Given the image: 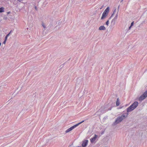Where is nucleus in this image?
Instances as JSON below:
<instances>
[{
	"instance_id": "nucleus-1",
	"label": "nucleus",
	"mask_w": 147,
	"mask_h": 147,
	"mask_svg": "<svg viewBox=\"0 0 147 147\" xmlns=\"http://www.w3.org/2000/svg\"><path fill=\"white\" fill-rule=\"evenodd\" d=\"M128 115V114L127 113V115H122L121 116L118 117L114 123V124L116 125L121 122L123 119L127 117Z\"/></svg>"
},
{
	"instance_id": "nucleus-2",
	"label": "nucleus",
	"mask_w": 147,
	"mask_h": 147,
	"mask_svg": "<svg viewBox=\"0 0 147 147\" xmlns=\"http://www.w3.org/2000/svg\"><path fill=\"white\" fill-rule=\"evenodd\" d=\"M138 103L137 101L135 102L127 109V112H129L134 109L138 106Z\"/></svg>"
},
{
	"instance_id": "nucleus-3",
	"label": "nucleus",
	"mask_w": 147,
	"mask_h": 147,
	"mask_svg": "<svg viewBox=\"0 0 147 147\" xmlns=\"http://www.w3.org/2000/svg\"><path fill=\"white\" fill-rule=\"evenodd\" d=\"M82 80L80 78H78L76 80L75 89H78L80 88Z\"/></svg>"
},
{
	"instance_id": "nucleus-4",
	"label": "nucleus",
	"mask_w": 147,
	"mask_h": 147,
	"mask_svg": "<svg viewBox=\"0 0 147 147\" xmlns=\"http://www.w3.org/2000/svg\"><path fill=\"white\" fill-rule=\"evenodd\" d=\"M147 97V90L144 92L139 98L138 100L142 101Z\"/></svg>"
},
{
	"instance_id": "nucleus-5",
	"label": "nucleus",
	"mask_w": 147,
	"mask_h": 147,
	"mask_svg": "<svg viewBox=\"0 0 147 147\" xmlns=\"http://www.w3.org/2000/svg\"><path fill=\"white\" fill-rule=\"evenodd\" d=\"M98 136L96 134H94V136L90 139V141L91 143H93L95 142Z\"/></svg>"
},
{
	"instance_id": "nucleus-6",
	"label": "nucleus",
	"mask_w": 147,
	"mask_h": 147,
	"mask_svg": "<svg viewBox=\"0 0 147 147\" xmlns=\"http://www.w3.org/2000/svg\"><path fill=\"white\" fill-rule=\"evenodd\" d=\"M88 140H84L82 142V147H86L88 144Z\"/></svg>"
},
{
	"instance_id": "nucleus-7",
	"label": "nucleus",
	"mask_w": 147,
	"mask_h": 147,
	"mask_svg": "<svg viewBox=\"0 0 147 147\" xmlns=\"http://www.w3.org/2000/svg\"><path fill=\"white\" fill-rule=\"evenodd\" d=\"M85 89L82 90L79 94L78 97L80 98L83 96L85 94Z\"/></svg>"
},
{
	"instance_id": "nucleus-8",
	"label": "nucleus",
	"mask_w": 147,
	"mask_h": 147,
	"mask_svg": "<svg viewBox=\"0 0 147 147\" xmlns=\"http://www.w3.org/2000/svg\"><path fill=\"white\" fill-rule=\"evenodd\" d=\"M74 129V126H72L65 131L66 133L69 132Z\"/></svg>"
},
{
	"instance_id": "nucleus-9",
	"label": "nucleus",
	"mask_w": 147,
	"mask_h": 147,
	"mask_svg": "<svg viewBox=\"0 0 147 147\" xmlns=\"http://www.w3.org/2000/svg\"><path fill=\"white\" fill-rule=\"evenodd\" d=\"M109 7H108L103 12V13L108 15V13L109 12Z\"/></svg>"
},
{
	"instance_id": "nucleus-10",
	"label": "nucleus",
	"mask_w": 147,
	"mask_h": 147,
	"mask_svg": "<svg viewBox=\"0 0 147 147\" xmlns=\"http://www.w3.org/2000/svg\"><path fill=\"white\" fill-rule=\"evenodd\" d=\"M108 15L106 14H105L103 13L102 16V17L101 18V20H103Z\"/></svg>"
},
{
	"instance_id": "nucleus-11",
	"label": "nucleus",
	"mask_w": 147,
	"mask_h": 147,
	"mask_svg": "<svg viewBox=\"0 0 147 147\" xmlns=\"http://www.w3.org/2000/svg\"><path fill=\"white\" fill-rule=\"evenodd\" d=\"M106 28L103 26H100L98 28V30H106Z\"/></svg>"
},
{
	"instance_id": "nucleus-12",
	"label": "nucleus",
	"mask_w": 147,
	"mask_h": 147,
	"mask_svg": "<svg viewBox=\"0 0 147 147\" xmlns=\"http://www.w3.org/2000/svg\"><path fill=\"white\" fill-rule=\"evenodd\" d=\"M120 102L119 100V99L118 98H117V101L116 102V105L117 106H118L119 105Z\"/></svg>"
},
{
	"instance_id": "nucleus-13",
	"label": "nucleus",
	"mask_w": 147,
	"mask_h": 147,
	"mask_svg": "<svg viewBox=\"0 0 147 147\" xmlns=\"http://www.w3.org/2000/svg\"><path fill=\"white\" fill-rule=\"evenodd\" d=\"M116 9H115L114 10L113 12V13L112 15V16H111L109 18V19H110L112 17L114 14H115L116 13Z\"/></svg>"
},
{
	"instance_id": "nucleus-14",
	"label": "nucleus",
	"mask_w": 147,
	"mask_h": 147,
	"mask_svg": "<svg viewBox=\"0 0 147 147\" xmlns=\"http://www.w3.org/2000/svg\"><path fill=\"white\" fill-rule=\"evenodd\" d=\"M84 121H83L78 123V124H76L75 125H74V128L76 127H77V126H78L80 124H81V123H83V122H84Z\"/></svg>"
},
{
	"instance_id": "nucleus-15",
	"label": "nucleus",
	"mask_w": 147,
	"mask_h": 147,
	"mask_svg": "<svg viewBox=\"0 0 147 147\" xmlns=\"http://www.w3.org/2000/svg\"><path fill=\"white\" fill-rule=\"evenodd\" d=\"M118 12H117V13H116L115 16V17L113 19L114 20H117V18H118Z\"/></svg>"
},
{
	"instance_id": "nucleus-16",
	"label": "nucleus",
	"mask_w": 147,
	"mask_h": 147,
	"mask_svg": "<svg viewBox=\"0 0 147 147\" xmlns=\"http://www.w3.org/2000/svg\"><path fill=\"white\" fill-rule=\"evenodd\" d=\"M4 8L3 7L0 8V12L1 13L4 12Z\"/></svg>"
},
{
	"instance_id": "nucleus-17",
	"label": "nucleus",
	"mask_w": 147,
	"mask_h": 147,
	"mask_svg": "<svg viewBox=\"0 0 147 147\" xmlns=\"http://www.w3.org/2000/svg\"><path fill=\"white\" fill-rule=\"evenodd\" d=\"M116 21V20L113 19L112 20L111 23L112 24H113V25H114L115 24Z\"/></svg>"
},
{
	"instance_id": "nucleus-18",
	"label": "nucleus",
	"mask_w": 147,
	"mask_h": 147,
	"mask_svg": "<svg viewBox=\"0 0 147 147\" xmlns=\"http://www.w3.org/2000/svg\"><path fill=\"white\" fill-rule=\"evenodd\" d=\"M110 19H108L107 21L106 22V24L108 26H109V20H110Z\"/></svg>"
},
{
	"instance_id": "nucleus-19",
	"label": "nucleus",
	"mask_w": 147,
	"mask_h": 147,
	"mask_svg": "<svg viewBox=\"0 0 147 147\" xmlns=\"http://www.w3.org/2000/svg\"><path fill=\"white\" fill-rule=\"evenodd\" d=\"M42 26H43V27H44V28H46V26H45V25L44 24H42Z\"/></svg>"
},
{
	"instance_id": "nucleus-20",
	"label": "nucleus",
	"mask_w": 147,
	"mask_h": 147,
	"mask_svg": "<svg viewBox=\"0 0 147 147\" xmlns=\"http://www.w3.org/2000/svg\"><path fill=\"white\" fill-rule=\"evenodd\" d=\"M134 22H131V26H132L133 24H134Z\"/></svg>"
},
{
	"instance_id": "nucleus-21",
	"label": "nucleus",
	"mask_w": 147,
	"mask_h": 147,
	"mask_svg": "<svg viewBox=\"0 0 147 147\" xmlns=\"http://www.w3.org/2000/svg\"><path fill=\"white\" fill-rule=\"evenodd\" d=\"M69 147H74V145L73 144H71V145H70Z\"/></svg>"
},
{
	"instance_id": "nucleus-22",
	"label": "nucleus",
	"mask_w": 147,
	"mask_h": 147,
	"mask_svg": "<svg viewBox=\"0 0 147 147\" xmlns=\"http://www.w3.org/2000/svg\"><path fill=\"white\" fill-rule=\"evenodd\" d=\"M10 34V33H9L8 34H7V36H7V37H8L9 35Z\"/></svg>"
},
{
	"instance_id": "nucleus-23",
	"label": "nucleus",
	"mask_w": 147,
	"mask_h": 147,
	"mask_svg": "<svg viewBox=\"0 0 147 147\" xmlns=\"http://www.w3.org/2000/svg\"><path fill=\"white\" fill-rule=\"evenodd\" d=\"M7 36H6L5 37V40L6 41L7 40Z\"/></svg>"
},
{
	"instance_id": "nucleus-24",
	"label": "nucleus",
	"mask_w": 147,
	"mask_h": 147,
	"mask_svg": "<svg viewBox=\"0 0 147 147\" xmlns=\"http://www.w3.org/2000/svg\"><path fill=\"white\" fill-rule=\"evenodd\" d=\"M6 40H4V41L3 42V43L5 44V43H6Z\"/></svg>"
},
{
	"instance_id": "nucleus-25",
	"label": "nucleus",
	"mask_w": 147,
	"mask_h": 147,
	"mask_svg": "<svg viewBox=\"0 0 147 147\" xmlns=\"http://www.w3.org/2000/svg\"><path fill=\"white\" fill-rule=\"evenodd\" d=\"M132 26H130L129 27V28H128V30H130V29H131V28Z\"/></svg>"
},
{
	"instance_id": "nucleus-26",
	"label": "nucleus",
	"mask_w": 147,
	"mask_h": 147,
	"mask_svg": "<svg viewBox=\"0 0 147 147\" xmlns=\"http://www.w3.org/2000/svg\"><path fill=\"white\" fill-rule=\"evenodd\" d=\"M119 5L117 8V10H118V11H119Z\"/></svg>"
},
{
	"instance_id": "nucleus-27",
	"label": "nucleus",
	"mask_w": 147,
	"mask_h": 147,
	"mask_svg": "<svg viewBox=\"0 0 147 147\" xmlns=\"http://www.w3.org/2000/svg\"><path fill=\"white\" fill-rule=\"evenodd\" d=\"M10 13V12H7V14H9Z\"/></svg>"
},
{
	"instance_id": "nucleus-28",
	"label": "nucleus",
	"mask_w": 147,
	"mask_h": 147,
	"mask_svg": "<svg viewBox=\"0 0 147 147\" xmlns=\"http://www.w3.org/2000/svg\"><path fill=\"white\" fill-rule=\"evenodd\" d=\"M123 107H119L118 109H121Z\"/></svg>"
},
{
	"instance_id": "nucleus-29",
	"label": "nucleus",
	"mask_w": 147,
	"mask_h": 147,
	"mask_svg": "<svg viewBox=\"0 0 147 147\" xmlns=\"http://www.w3.org/2000/svg\"><path fill=\"white\" fill-rule=\"evenodd\" d=\"M123 0H121V1L120 2H122L123 1Z\"/></svg>"
},
{
	"instance_id": "nucleus-30",
	"label": "nucleus",
	"mask_w": 147,
	"mask_h": 147,
	"mask_svg": "<svg viewBox=\"0 0 147 147\" xmlns=\"http://www.w3.org/2000/svg\"><path fill=\"white\" fill-rule=\"evenodd\" d=\"M1 42H0V46H1Z\"/></svg>"
},
{
	"instance_id": "nucleus-31",
	"label": "nucleus",
	"mask_w": 147,
	"mask_h": 147,
	"mask_svg": "<svg viewBox=\"0 0 147 147\" xmlns=\"http://www.w3.org/2000/svg\"><path fill=\"white\" fill-rule=\"evenodd\" d=\"M69 1H73V0H69Z\"/></svg>"
},
{
	"instance_id": "nucleus-32",
	"label": "nucleus",
	"mask_w": 147,
	"mask_h": 147,
	"mask_svg": "<svg viewBox=\"0 0 147 147\" xmlns=\"http://www.w3.org/2000/svg\"><path fill=\"white\" fill-rule=\"evenodd\" d=\"M103 7V6L102 7V8H100V9H101L102 7Z\"/></svg>"
}]
</instances>
